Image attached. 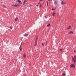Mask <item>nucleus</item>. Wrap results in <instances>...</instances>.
<instances>
[{"label": "nucleus", "instance_id": "nucleus-1", "mask_svg": "<svg viewBox=\"0 0 76 76\" xmlns=\"http://www.w3.org/2000/svg\"><path fill=\"white\" fill-rule=\"evenodd\" d=\"M54 1V4L55 6H57V5L58 4V1L57 0H53Z\"/></svg>", "mask_w": 76, "mask_h": 76}, {"label": "nucleus", "instance_id": "nucleus-2", "mask_svg": "<svg viewBox=\"0 0 76 76\" xmlns=\"http://www.w3.org/2000/svg\"><path fill=\"white\" fill-rule=\"evenodd\" d=\"M61 4L62 5H64V4H66V2L64 1V0H63L61 3Z\"/></svg>", "mask_w": 76, "mask_h": 76}, {"label": "nucleus", "instance_id": "nucleus-3", "mask_svg": "<svg viewBox=\"0 0 76 76\" xmlns=\"http://www.w3.org/2000/svg\"><path fill=\"white\" fill-rule=\"evenodd\" d=\"M71 68H73V69H75V65H74L73 64H72L71 65Z\"/></svg>", "mask_w": 76, "mask_h": 76}, {"label": "nucleus", "instance_id": "nucleus-4", "mask_svg": "<svg viewBox=\"0 0 76 76\" xmlns=\"http://www.w3.org/2000/svg\"><path fill=\"white\" fill-rule=\"evenodd\" d=\"M15 6V7H18L19 6V4H15V5H12V6Z\"/></svg>", "mask_w": 76, "mask_h": 76}, {"label": "nucleus", "instance_id": "nucleus-5", "mask_svg": "<svg viewBox=\"0 0 76 76\" xmlns=\"http://www.w3.org/2000/svg\"><path fill=\"white\" fill-rule=\"evenodd\" d=\"M18 2H19V4H22V2L20 0H17Z\"/></svg>", "mask_w": 76, "mask_h": 76}, {"label": "nucleus", "instance_id": "nucleus-6", "mask_svg": "<svg viewBox=\"0 0 76 76\" xmlns=\"http://www.w3.org/2000/svg\"><path fill=\"white\" fill-rule=\"evenodd\" d=\"M22 43H21L20 45V47L19 48L20 51H22V48H21V46H22Z\"/></svg>", "mask_w": 76, "mask_h": 76}, {"label": "nucleus", "instance_id": "nucleus-7", "mask_svg": "<svg viewBox=\"0 0 76 76\" xmlns=\"http://www.w3.org/2000/svg\"><path fill=\"white\" fill-rule=\"evenodd\" d=\"M26 2V0H25L23 2V5H25V4Z\"/></svg>", "mask_w": 76, "mask_h": 76}, {"label": "nucleus", "instance_id": "nucleus-8", "mask_svg": "<svg viewBox=\"0 0 76 76\" xmlns=\"http://www.w3.org/2000/svg\"><path fill=\"white\" fill-rule=\"evenodd\" d=\"M37 40H38V36H37L35 42H36V41H37Z\"/></svg>", "mask_w": 76, "mask_h": 76}, {"label": "nucleus", "instance_id": "nucleus-9", "mask_svg": "<svg viewBox=\"0 0 76 76\" xmlns=\"http://www.w3.org/2000/svg\"><path fill=\"white\" fill-rule=\"evenodd\" d=\"M72 60H73V61H74L75 62H76V60H75V58H72Z\"/></svg>", "mask_w": 76, "mask_h": 76}, {"label": "nucleus", "instance_id": "nucleus-10", "mask_svg": "<svg viewBox=\"0 0 76 76\" xmlns=\"http://www.w3.org/2000/svg\"><path fill=\"white\" fill-rule=\"evenodd\" d=\"M73 34V31H70L69 33V34Z\"/></svg>", "mask_w": 76, "mask_h": 76}, {"label": "nucleus", "instance_id": "nucleus-11", "mask_svg": "<svg viewBox=\"0 0 76 76\" xmlns=\"http://www.w3.org/2000/svg\"><path fill=\"white\" fill-rule=\"evenodd\" d=\"M28 35V34H25L24 35V37H26Z\"/></svg>", "mask_w": 76, "mask_h": 76}, {"label": "nucleus", "instance_id": "nucleus-12", "mask_svg": "<svg viewBox=\"0 0 76 76\" xmlns=\"http://www.w3.org/2000/svg\"><path fill=\"white\" fill-rule=\"evenodd\" d=\"M37 45V41L35 42V44L34 45V46H36V45Z\"/></svg>", "mask_w": 76, "mask_h": 76}, {"label": "nucleus", "instance_id": "nucleus-13", "mask_svg": "<svg viewBox=\"0 0 76 76\" xmlns=\"http://www.w3.org/2000/svg\"><path fill=\"white\" fill-rule=\"evenodd\" d=\"M48 1H50V0H48L47 2V6H48Z\"/></svg>", "mask_w": 76, "mask_h": 76}, {"label": "nucleus", "instance_id": "nucleus-14", "mask_svg": "<svg viewBox=\"0 0 76 76\" xmlns=\"http://www.w3.org/2000/svg\"><path fill=\"white\" fill-rule=\"evenodd\" d=\"M18 20V18H15V21H17V20Z\"/></svg>", "mask_w": 76, "mask_h": 76}, {"label": "nucleus", "instance_id": "nucleus-15", "mask_svg": "<svg viewBox=\"0 0 76 76\" xmlns=\"http://www.w3.org/2000/svg\"><path fill=\"white\" fill-rule=\"evenodd\" d=\"M66 75L65 73H64L63 74L61 75V76H64Z\"/></svg>", "mask_w": 76, "mask_h": 76}, {"label": "nucleus", "instance_id": "nucleus-16", "mask_svg": "<svg viewBox=\"0 0 76 76\" xmlns=\"http://www.w3.org/2000/svg\"><path fill=\"white\" fill-rule=\"evenodd\" d=\"M56 14V13H52V15H53V16H55V14Z\"/></svg>", "mask_w": 76, "mask_h": 76}, {"label": "nucleus", "instance_id": "nucleus-17", "mask_svg": "<svg viewBox=\"0 0 76 76\" xmlns=\"http://www.w3.org/2000/svg\"><path fill=\"white\" fill-rule=\"evenodd\" d=\"M23 56L24 58H25V57H26V55H25V54H24Z\"/></svg>", "mask_w": 76, "mask_h": 76}, {"label": "nucleus", "instance_id": "nucleus-18", "mask_svg": "<svg viewBox=\"0 0 76 76\" xmlns=\"http://www.w3.org/2000/svg\"><path fill=\"white\" fill-rule=\"evenodd\" d=\"M50 23H49L48 24V25H47V26H50Z\"/></svg>", "mask_w": 76, "mask_h": 76}, {"label": "nucleus", "instance_id": "nucleus-19", "mask_svg": "<svg viewBox=\"0 0 76 76\" xmlns=\"http://www.w3.org/2000/svg\"><path fill=\"white\" fill-rule=\"evenodd\" d=\"M3 7H4V8H6V6L4 5H3Z\"/></svg>", "mask_w": 76, "mask_h": 76}, {"label": "nucleus", "instance_id": "nucleus-20", "mask_svg": "<svg viewBox=\"0 0 76 76\" xmlns=\"http://www.w3.org/2000/svg\"><path fill=\"white\" fill-rule=\"evenodd\" d=\"M70 28H71V26H69L68 28V29H70Z\"/></svg>", "mask_w": 76, "mask_h": 76}, {"label": "nucleus", "instance_id": "nucleus-21", "mask_svg": "<svg viewBox=\"0 0 76 76\" xmlns=\"http://www.w3.org/2000/svg\"><path fill=\"white\" fill-rule=\"evenodd\" d=\"M74 58L75 59H76V56H74Z\"/></svg>", "mask_w": 76, "mask_h": 76}, {"label": "nucleus", "instance_id": "nucleus-22", "mask_svg": "<svg viewBox=\"0 0 76 76\" xmlns=\"http://www.w3.org/2000/svg\"><path fill=\"white\" fill-rule=\"evenodd\" d=\"M52 10H54V9L52 8Z\"/></svg>", "mask_w": 76, "mask_h": 76}, {"label": "nucleus", "instance_id": "nucleus-23", "mask_svg": "<svg viewBox=\"0 0 76 76\" xmlns=\"http://www.w3.org/2000/svg\"><path fill=\"white\" fill-rule=\"evenodd\" d=\"M10 29H12V27H10Z\"/></svg>", "mask_w": 76, "mask_h": 76}, {"label": "nucleus", "instance_id": "nucleus-24", "mask_svg": "<svg viewBox=\"0 0 76 76\" xmlns=\"http://www.w3.org/2000/svg\"><path fill=\"white\" fill-rule=\"evenodd\" d=\"M42 45L43 46H44V44H43V43H42Z\"/></svg>", "mask_w": 76, "mask_h": 76}, {"label": "nucleus", "instance_id": "nucleus-25", "mask_svg": "<svg viewBox=\"0 0 76 76\" xmlns=\"http://www.w3.org/2000/svg\"><path fill=\"white\" fill-rule=\"evenodd\" d=\"M40 1H42V0H40Z\"/></svg>", "mask_w": 76, "mask_h": 76}, {"label": "nucleus", "instance_id": "nucleus-26", "mask_svg": "<svg viewBox=\"0 0 76 76\" xmlns=\"http://www.w3.org/2000/svg\"><path fill=\"white\" fill-rule=\"evenodd\" d=\"M29 5L31 6H32V5H31L30 4V5Z\"/></svg>", "mask_w": 76, "mask_h": 76}, {"label": "nucleus", "instance_id": "nucleus-27", "mask_svg": "<svg viewBox=\"0 0 76 76\" xmlns=\"http://www.w3.org/2000/svg\"><path fill=\"white\" fill-rule=\"evenodd\" d=\"M60 50L61 51H62V50L61 49H60Z\"/></svg>", "mask_w": 76, "mask_h": 76}, {"label": "nucleus", "instance_id": "nucleus-28", "mask_svg": "<svg viewBox=\"0 0 76 76\" xmlns=\"http://www.w3.org/2000/svg\"><path fill=\"white\" fill-rule=\"evenodd\" d=\"M39 3H40L39 2L38 3V4H39Z\"/></svg>", "mask_w": 76, "mask_h": 76}, {"label": "nucleus", "instance_id": "nucleus-29", "mask_svg": "<svg viewBox=\"0 0 76 76\" xmlns=\"http://www.w3.org/2000/svg\"><path fill=\"white\" fill-rule=\"evenodd\" d=\"M40 7L41 6V5H40Z\"/></svg>", "mask_w": 76, "mask_h": 76}, {"label": "nucleus", "instance_id": "nucleus-30", "mask_svg": "<svg viewBox=\"0 0 76 76\" xmlns=\"http://www.w3.org/2000/svg\"><path fill=\"white\" fill-rule=\"evenodd\" d=\"M37 6H38V5H37Z\"/></svg>", "mask_w": 76, "mask_h": 76}, {"label": "nucleus", "instance_id": "nucleus-31", "mask_svg": "<svg viewBox=\"0 0 76 76\" xmlns=\"http://www.w3.org/2000/svg\"><path fill=\"white\" fill-rule=\"evenodd\" d=\"M45 18L46 16H45Z\"/></svg>", "mask_w": 76, "mask_h": 76}]
</instances>
